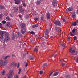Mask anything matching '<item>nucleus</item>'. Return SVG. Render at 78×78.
Returning a JSON list of instances; mask_svg holds the SVG:
<instances>
[{
  "instance_id": "nucleus-5",
  "label": "nucleus",
  "mask_w": 78,
  "mask_h": 78,
  "mask_svg": "<svg viewBox=\"0 0 78 78\" xmlns=\"http://www.w3.org/2000/svg\"><path fill=\"white\" fill-rule=\"evenodd\" d=\"M52 4L54 7H55L56 6H57V2L56 0H53V2H52Z\"/></svg>"
},
{
  "instance_id": "nucleus-37",
  "label": "nucleus",
  "mask_w": 78,
  "mask_h": 78,
  "mask_svg": "<svg viewBox=\"0 0 78 78\" xmlns=\"http://www.w3.org/2000/svg\"><path fill=\"white\" fill-rule=\"evenodd\" d=\"M5 73V70H3L2 72V75H4Z\"/></svg>"
},
{
  "instance_id": "nucleus-43",
  "label": "nucleus",
  "mask_w": 78,
  "mask_h": 78,
  "mask_svg": "<svg viewBox=\"0 0 78 78\" xmlns=\"http://www.w3.org/2000/svg\"><path fill=\"white\" fill-rule=\"evenodd\" d=\"M44 17L43 16H42L41 17V20H44Z\"/></svg>"
},
{
  "instance_id": "nucleus-46",
  "label": "nucleus",
  "mask_w": 78,
  "mask_h": 78,
  "mask_svg": "<svg viewBox=\"0 0 78 78\" xmlns=\"http://www.w3.org/2000/svg\"><path fill=\"white\" fill-rule=\"evenodd\" d=\"M6 41H7V40H6V37H5V39H4V42H6Z\"/></svg>"
},
{
  "instance_id": "nucleus-59",
  "label": "nucleus",
  "mask_w": 78,
  "mask_h": 78,
  "mask_svg": "<svg viewBox=\"0 0 78 78\" xmlns=\"http://www.w3.org/2000/svg\"><path fill=\"white\" fill-rule=\"evenodd\" d=\"M76 23H78V20H76Z\"/></svg>"
},
{
  "instance_id": "nucleus-42",
  "label": "nucleus",
  "mask_w": 78,
  "mask_h": 78,
  "mask_svg": "<svg viewBox=\"0 0 78 78\" xmlns=\"http://www.w3.org/2000/svg\"><path fill=\"white\" fill-rule=\"evenodd\" d=\"M0 38L1 39H3V36L2 35H0Z\"/></svg>"
},
{
  "instance_id": "nucleus-56",
  "label": "nucleus",
  "mask_w": 78,
  "mask_h": 78,
  "mask_svg": "<svg viewBox=\"0 0 78 78\" xmlns=\"http://www.w3.org/2000/svg\"><path fill=\"white\" fill-rule=\"evenodd\" d=\"M15 78H18V75H16V77Z\"/></svg>"
},
{
  "instance_id": "nucleus-14",
  "label": "nucleus",
  "mask_w": 78,
  "mask_h": 78,
  "mask_svg": "<svg viewBox=\"0 0 78 78\" xmlns=\"http://www.w3.org/2000/svg\"><path fill=\"white\" fill-rule=\"evenodd\" d=\"M72 31L73 33V34H74L75 32H77V30L75 28H74V29H73L72 30Z\"/></svg>"
},
{
  "instance_id": "nucleus-25",
  "label": "nucleus",
  "mask_w": 78,
  "mask_h": 78,
  "mask_svg": "<svg viewBox=\"0 0 78 78\" xmlns=\"http://www.w3.org/2000/svg\"><path fill=\"white\" fill-rule=\"evenodd\" d=\"M5 8V7L3 5H0V9H3Z\"/></svg>"
},
{
  "instance_id": "nucleus-22",
  "label": "nucleus",
  "mask_w": 78,
  "mask_h": 78,
  "mask_svg": "<svg viewBox=\"0 0 78 78\" xmlns=\"http://www.w3.org/2000/svg\"><path fill=\"white\" fill-rule=\"evenodd\" d=\"M59 72H55L53 74V76H56L57 75H58V74Z\"/></svg>"
},
{
  "instance_id": "nucleus-58",
  "label": "nucleus",
  "mask_w": 78,
  "mask_h": 78,
  "mask_svg": "<svg viewBox=\"0 0 78 78\" xmlns=\"http://www.w3.org/2000/svg\"><path fill=\"white\" fill-rule=\"evenodd\" d=\"M70 38H68V40H69V41H70Z\"/></svg>"
},
{
  "instance_id": "nucleus-64",
  "label": "nucleus",
  "mask_w": 78,
  "mask_h": 78,
  "mask_svg": "<svg viewBox=\"0 0 78 78\" xmlns=\"http://www.w3.org/2000/svg\"><path fill=\"white\" fill-rule=\"evenodd\" d=\"M4 78H6V77H4Z\"/></svg>"
},
{
  "instance_id": "nucleus-45",
  "label": "nucleus",
  "mask_w": 78,
  "mask_h": 78,
  "mask_svg": "<svg viewBox=\"0 0 78 78\" xmlns=\"http://www.w3.org/2000/svg\"><path fill=\"white\" fill-rule=\"evenodd\" d=\"M2 23H0V28H1L2 27Z\"/></svg>"
},
{
  "instance_id": "nucleus-26",
  "label": "nucleus",
  "mask_w": 78,
  "mask_h": 78,
  "mask_svg": "<svg viewBox=\"0 0 78 78\" xmlns=\"http://www.w3.org/2000/svg\"><path fill=\"white\" fill-rule=\"evenodd\" d=\"M73 40H77V38L76 36H75L73 37Z\"/></svg>"
},
{
  "instance_id": "nucleus-18",
  "label": "nucleus",
  "mask_w": 78,
  "mask_h": 78,
  "mask_svg": "<svg viewBox=\"0 0 78 78\" xmlns=\"http://www.w3.org/2000/svg\"><path fill=\"white\" fill-rule=\"evenodd\" d=\"M38 24H35L34 25H33L32 27L33 28H36L38 27Z\"/></svg>"
},
{
  "instance_id": "nucleus-17",
  "label": "nucleus",
  "mask_w": 78,
  "mask_h": 78,
  "mask_svg": "<svg viewBox=\"0 0 78 78\" xmlns=\"http://www.w3.org/2000/svg\"><path fill=\"white\" fill-rule=\"evenodd\" d=\"M76 16V15L75 14V12L73 13L72 15V17L73 18H75V17Z\"/></svg>"
},
{
  "instance_id": "nucleus-24",
  "label": "nucleus",
  "mask_w": 78,
  "mask_h": 78,
  "mask_svg": "<svg viewBox=\"0 0 78 78\" xmlns=\"http://www.w3.org/2000/svg\"><path fill=\"white\" fill-rule=\"evenodd\" d=\"M70 35L72 36H73L75 35V34H73V32H71Z\"/></svg>"
},
{
  "instance_id": "nucleus-54",
  "label": "nucleus",
  "mask_w": 78,
  "mask_h": 78,
  "mask_svg": "<svg viewBox=\"0 0 78 78\" xmlns=\"http://www.w3.org/2000/svg\"><path fill=\"white\" fill-rule=\"evenodd\" d=\"M76 14H78V9L76 11Z\"/></svg>"
},
{
  "instance_id": "nucleus-4",
  "label": "nucleus",
  "mask_w": 78,
  "mask_h": 78,
  "mask_svg": "<svg viewBox=\"0 0 78 78\" xmlns=\"http://www.w3.org/2000/svg\"><path fill=\"white\" fill-rule=\"evenodd\" d=\"M73 8L72 6L69 7L66 9V12H72V11H73Z\"/></svg>"
},
{
  "instance_id": "nucleus-28",
  "label": "nucleus",
  "mask_w": 78,
  "mask_h": 78,
  "mask_svg": "<svg viewBox=\"0 0 78 78\" xmlns=\"http://www.w3.org/2000/svg\"><path fill=\"white\" fill-rule=\"evenodd\" d=\"M10 55H7V56H6L5 57V58H4V59H7V58H9V57H10Z\"/></svg>"
},
{
  "instance_id": "nucleus-11",
  "label": "nucleus",
  "mask_w": 78,
  "mask_h": 78,
  "mask_svg": "<svg viewBox=\"0 0 78 78\" xmlns=\"http://www.w3.org/2000/svg\"><path fill=\"white\" fill-rule=\"evenodd\" d=\"M20 2V0H15V4L19 5Z\"/></svg>"
},
{
  "instance_id": "nucleus-36",
  "label": "nucleus",
  "mask_w": 78,
  "mask_h": 78,
  "mask_svg": "<svg viewBox=\"0 0 78 78\" xmlns=\"http://www.w3.org/2000/svg\"><path fill=\"white\" fill-rule=\"evenodd\" d=\"M21 71V69H19V72H18L19 74H20Z\"/></svg>"
},
{
  "instance_id": "nucleus-40",
  "label": "nucleus",
  "mask_w": 78,
  "mask_h": 78,
  "mask_svg": "<svg viewBox=\"0 0 78 78\" xmlns=\"http://www.w3.org/2000/svg\"><path fill=\"white\" fill-rule=\"evenodd\" d=\"M43 73V71H40V74H42Z\"/></svg>"
},
{
  "instance_id": "nucleus-12",
  "label": "nucleus",
  "mask_w": 78,
  "mask_h": 78,
  "mask_svg": "<svg viewBox=\"0 0 78 78\" xmlns=\"http://www.w3.org/2000/svg\"><path fill=\"white\" fill-rule=\"evenodd\" d=\"M55 32H58V31H60V29L58 27H55Z\"/></svg>"
},
{
  "instance_id": "nucleus-19",
  "label": "nucleus",
  "mask_w": 78,
  "mask_h": 78,
  "mask_svg": "<svg viewBox=\"0 0 78 78\" xmlns=\"http://www.w3.org/2000/svg\"><path fill=\"white\" fill-rule=\"evenodd\" d=\"M72 25L73 26H76L77 25V23L76 21H74V22H73L72 23Z\"/></svg>"
},
{
  "instance_id": "nucleus-39",
  "label": "nucleus",
  "mask_w": 78,
  "mask_h": 78,
  "mask_svg": "<svg viewBox=\"0 0 78 78\" xmlns=\"http://www.w3.org/2000/svg\"><path fill=\"white\" fill-rule=\"evenodd\" d=\"M61 45H62V46H63L64 47L65 46V44H63V43L61 44Z\"/></svg>"
},
{
  "instance_id": "nucleus-20",
  "label": "nucleus",
  "mask_w": 78,
  "mask_h": 78,
  "mask_svg": "<svg viewBox=\"0 0 78 78\" xmlns=\"http://www.w3.org/2000/svg\"><path fill=\"white\" fill-rule=\"evenodd\" d=\"M41 1H37V5H40V3H41Z\"/></svg>"
},
{
  "instance_id": "nucleus-55",
  "label": "nucleus",
  "mask_w": 78,
  "mask_h": 78,
  "mask_svg": "<svg viewBox=\"0 0 78 78\" xmlns=\"http://www.w3.org/2000/svg\"><path fill=\"white\" fill-rule=\"evenodd\" d=\"M35 20H37V21L38 20V18L36 17L35 18Z\"/></svg>"
},
{
  "instance_id": "nucleus-60",
  "label": "nucleus",
  "mask_w": 78,
  "mask_h": 78,
  "mask_svg": "<svg viewBox=\"0 0 78 78\" xmlns=\"http://www.w3.org/2000/svg\"><path fill=\"white\" fill-rule=\"evenodd\" d=\"M17 66V63H15V66Z\"/></svg>"
},
{
  "instance_id": "nucleus-7",
  "label": "nucleus",
  "mask_w": 78,
  "mask_h": 78,
  "mask_svg": "<svg viewBox=\"0 0 78 78\" xmlns=\"http://www.w3.org/2000/svg\"><path fill=\"white\" fill-rule=\"evenodd\" d=\"M46 18L48 19H50V14L49 12H47L46 13Z\"/></svg>"
},
{
  "instance_id": "nucleus-49",
  "label": "nucleus",
  "mask_w": 78,
  "mask_h": 78,
  "mask_svg": "<svg viewBox=\"0 0 78 78\" xmlns=\"http://www.w3.org/2000/svg\"><path fill=\"white\" fill-rule=\"evenodd\" d=\"M12 57H15V55L14 54H12Z\"/></svg>"
},
{
  "instance_id": "nucleus-15",
  "label": "nucleus",
  "mask_w": 78,
  "mask_h": 78,
  "mask_svg": "<svg viewBox=\"0 0 78 78\" xmlns=\"http://www.w3.org/2000/svg\"><path fill=\"white\" fill-rule=\"evenodd\" d=\"M44 33L45 35H48V29H46L44 30Z\"/></svg>"
},
{
  "instance_id": "nucleus-63",
  "label": "nucleus",
  "mask_w": 78,
  "mask_h": 78,
  "mask_svg": "<svg viewBox=\"0 0 78 78\" xmlns=\"http://www.w3.org/2000/svg\"><path fill=\"white\" fill-rule=\"evenodd\" d=\"M27 54H29L28 52V51H27Z\"/></svg>"
},
{
  "instance_id": "nucleus-29",
  "label": "nucleus",
  "mask_w": 78,
  "mask_h": 78,
  "mask_svg": "<svg viewBox=\"0 0 78 78\" xmlns=\"http://www.w3.org/2000/svg\"><path fill=\"white\" fill-rule=\"evenodd\" d=\"M2 24H5V23H6V21H5V20H3L2 21Z\"/></svg>"
},
{
  "instance_id": "nucleus-27",
  "label": "nucleus",
  "mask_w": 78,
  "mask_h": 78,
  "mask_svg": "<svg viewBox=\"0 0 78 78\" xmlns=\"http://www.w3.org/2000/svg\"><path fill=\"white\" fill-rule=\"evenodd\" d=\"M66 78H71L69 75H67L66 76Z\"/></svg>"
},
{
  "instance_id": "nucleus-32",
  "label": "nucleus",
  "mask_w": 78,
  "mask_h": 78,
  "mask_svg": "<svg viewBox=\"0 0 78 78\" xmlns=\"http://www.w3.org/2000/svg\"><path fill=\"white\" fill-rule=\"evenodd\" d=\"M30 34H31L32 35H34V34H35V33L33 31L30 32Z\"/></svg>"
},
{
  "instance_id": "nucleus-44",
  "label": "nucleus",
  "mask_w": 78,
  "mask_h": 78,
  "mask_svg": "<svg viewBox=\"0 0 78 78\" xmlns=\"http://www.w3.org/2000/svg\"><path fill=\"white\" fill-rule=\"evenodd\" d=\"M62 20H63V22H65L66 21V20L64 18L62 19Z\"/></svg>"
},
{
  "instance_id": "nucleus-8",
  "label": "nucleus",
  "mask_w": 78,
  "mask_h": 78,
  "mask_svg": "<svg viewBox=\"0 0 78 78\" xmlns=\"http://www.w3.org/2000/svg\"><path fill=\"white\" fill-rule=\"evenodd\" d=\"M26 32V30L25 29V28H23L21 29V33L23 34H24Z\"/></svg>"
},
{
  "instance_id": "nucleus-16",
  "label": "nucleus",
  "mask_w": 78,
  "mask_h": 78,
  "mask_svg": "<svg viewBox=\"0 0 78 78\" xmlns=\"http://www.w3.org/2000/svg\"><path fill=\"white\" fill-rule=\"evenodd\" d=\"M72 48H70V49H69V51L71 53H74L75 52V50H73L72 51Z\"/></svg>"
},
{
  "instance_id": "nucleus-34",
  "label": "nucleus",
  "mask_w": 78,
  "mask_h": 78,
  "mask_svg": "<svg viewBox=\"0 0 78 78\" xmlns=\"http://www.w3.org/2000/svg\"><path fill=\"white\" fill-rule=\"evenodd\" d=\"M47 66V63H44V64H43V66Z\"/></svg>"
},
{
  "instance_id": "nucleus-21",
  "label": "nucleus",
  "mask_w": 78,
  "mask_h": 78,
  "mask_svg": "<svg viewBox=\"0 0 78 78\" xmlns=\"http://www.w3.org/2000/svg\"><path fill=\"white\" fill-rule=\"evenodd\" d=\"M12 39H15V38H16V36L14 34H12V36L11 37Z\"/></svg>"
},
{
  "instance_id": "nucleus-31",
  "label": "nucleus",
  "mask_w": 78,
  "mask_h": 78,
  "mask_svg": "<svg viewBox=\"0 0 78 78\" xmlns=\"http://www.w3.org/2000/svg\"><path fill=\"white\" fill-rule=\"evenodd\" d=\"M34 51H36L37 52L38 51V50L37 49V48H34Z\"/></svg>"
},
{
  "instance_id": "nucleus-50",
  "label": "nucleus",
  "mask_w": 78,
  "mask_h": 78,
  "mask_svg": "<svg viewBox=\"0 0 78 78\" xmlns=\"http://www.w3.org/2000/svg\"><path fill=\"white\" fill-rule=\"evenodd\" d=\"M14 63H13V62H12V63H11V66H14Z\"/></svg>"
},
{
  "instance_id": "nucleus-10",
  "label": "nucleus",
  "mask_w": 78,
  "mask_h": 78,
  "mask_svg": "<svg viewBox=\"0 0 78 78\" xmlns=\"http://www.w3.org/2000/svg\"><path fill=\"white\" fill-rule=\"evenodd\" d=\"M10 22H8L6 23V26L7 27H12V25H10Z\"/></svg>"
},
{
  "instance_id": "nucleus-3",
  "label": "nucleus",
  "mask_w": 78,
  "mask_h": 78,
  "mask_svg": "<svg viewBox=\"0 0 78 78\" xmlns=\"http://www.w3.org/2000/svg\"><path fill=\"white\" fill-rule=\"evenodd\" d=\"M54 23L56 26H58V27H60L61 25V24L59 20H55Z\"/></svg>"
},
{
  "instance_id": "nucleus-33",
  "label": "nucleus",
  "mask_w": 78,
  "mask_h": 78,
  "mask_svg": "<svg viewBox=\"0 0 78 78\" xmlns=\"http://www.w3.org/2000/svg\"><path fill=\"white\" fill-rule=\"evenodd\" d=\"M23 6H24V7H26L27 6L26 5V4L24 2L23 3Z\"/></svg>"
},
{
  "instance_id": "nucleus-23",
  "label": "nucleus",
  "mask_w": 78,
  "mask_h": 78,
  "mask_svg": "<svg viewBox=\"0 0 78 78\" xmlns=\"http://www.w3.org/2000/svg\"><path fill=\"white\" fill-rule=\"evenodd\" d=\"M6 18L7 19V20H9V21H10V20H11V19L10 18H9V16L6 17Z\"/></svg>"
},
{
  "instance_id": "nucleus-53",
  "label": "nucleus",
  "mask_w": 78,
  "mask_h": 78,
  "mask_svg": "<svg viewBox=\"0 0 78 78\" xmlns=\"http://www.w3.org/2000/svg\"><path fill=\"white\" fill-rule=\"evenodd\" d=\"M19 66H20V64H19V63H18V66H17V68H19Z\"/></svg>"
},
{
  "instance_id": "nucleus-13",
  "label": "nucleus",
  "mask_w": 78,
  "mask_h": 78,
  "mask_svg": "<svg viewBox=\"0 0 78 78\" xmlns=\"http://www.w3.org/2000/svg\"><path fill=\"white\" fill-rule=\"evenodd\" d=\"M20 12H24V10L23 9L22 6H20Z\"/></svg>"
},
{
  "instance_id": "nucleus-52",
  "label": "nucleus",
  "mask_w": 78,
  "mask_h": 78,
  "mask_svg": "<svg viewBox=\"0 0 78 78\" xmlns=\"http://www.w3.org/2000/svg\"><path fill=\"white\" fill-rule=\"evenodd\" d=\"M28 66V63H27L25 65V67H27Z\"/></svg>"
},
{
  "instance_id": "nucleus-41",
  "label": "nucleus",
  "mask_w": 78,
  "mask_h": 78,
  "mask_svg": "<svg viewBox=\"0 0 78 78\" xmlns=\"http://www.w3.org/2000/svg\"><path fill=\"white\" fill-rule=\"evenodd\" d=\"M2 15L0 14V20L2 19Z\"/></svg>"
},
{
  "instance_id": "nucleus-62",
  "label": "nucleus",
  "mask_w": 78,
  "mask_h": 78,
  "mask_svg": "<svg viewBox=\"0 0 78 78\" xmlns=\"http://www.w3.org/2000/svg\"><path fill=\"white\" fill-rule=\"evenodd\" d=\"M50 38H53V37L52 36H50Z\"/></svg>"
},
{
  "instance_id": "nucleus-35",
  "label": "nucleus",
  "mask_w": 78,
  "mask_h": 78,
  "mask_svg": "<svg viewBox=\"0 0 78 78\" xmlns=\"http://www.w3.org/2000/svg\"><path fill=\"white\" fill-rule=\"evenodd\" d=\"M53 73V72H51L49 74V78H50V76H51V74H52Z\"/></svg>"
},
{
  "instance_id": "nucleus-6",
  "label": "nucleus",
  "mask_w": 78,
  "mask_h": 78,
  "mask_svg": "<svg viewBox=\"0 0 78 78\" xmlns=\"http://www.w3.org/2000/svg\"><path fill=\"white\" fill-rule=\"evenodd\" d=\"M20 26L22 29L23 28H25L26 25L24 23H21L20 24Z\"/></svg>"
},
{
  "instance_id": "nucleus-2",
  "label": "nucleus",
  "mask_w": 78,
  "mask_h": 78,
  "mask_svg": "<svg viewBox=\"0 0 78 78\" xmlns=\"http://www.w3.org/2000/svg\"><path fill=\"white\" fill-rule=\"evenodd\" d=\"M7 60H5V61H3L2 60H0V64L1 66H5L6 64H7Z\"/></svg>"
},
{
  "instance_id": "nucleus-9",
  "label": "nucleus",
  "mask_w": 78,
  "mask_h": 78,
  "mask_svg": "<svg viewBox=\"0 0 78 78\" xmlns=\"http://www.w3.org/2000/svg\"><path fill=\"white\" fill-rule=\"evenodd\" d=\"M18 6H16L15 7H14L13 9V10L15 12H16L18 11Z\"/></svg>"
},
{
  "instance_id": "nucleus-48",
  "label": "nucleus",
  "mask_w": 78,
  "mask_h": 78,
  "mask_svg": "<svg viewBox=\"0 0 78 78\" xmlns=\"http://www.w3.org/2000/svg\"><path fill=\"white\" fill-rule=\"evenodd\" d=\"M19 17H20V18H21L22 17V16L20 14V15H19Z\"/></svg>"
},
{
  "instance_id": "nucleus-38",
  "label": "nucleus",
  "mask_w": 78,
  "mask_h": 78,
  "mask_svg": "<svg viewBox=\"0 0 78 78\" xmlns=\"http://www.w3.org/2000/svg\"><path fill=\"white\" fill-rule=\"evenodd\" d=\"M76 62L77 63H78V57L76 58Z\"/></svg>"
},
{
  "instance_id": "nucleus-1",
  "label": "nucleus",
  "mask_w": 78,
  "mask_h": 78,
  "mask_svg": "<svg viewBox=\"0 0 78 78\" xmlns=\"http://www.w3.org/2000/svg\"><path fill=\"white\" fill-rule=\"evenodd\" d=\"M0 35H2L3 36H5L6 41H9L10 40L9 36V33L7 32L3 31H0Z\"/></svg>"
},
{
  "instance_id": "nucleus-57",
  "label": "nucleus",
  "mask_w": 78,
  "mask_h": 78,
  "mask_svg": "<svg viewBox=\"0 0 78 78\" xmlns=\"http://www.w3.org/2000/svg\"><path fill=\"white\" fill-rule=\"evenodd\" d=\"M45 38L46 39H48V38H47V36H45Z\"/></svg>"
},
{
  "instance_id": "nucleus-47",
  "label": "nucleus",
  "mask_w": 78,
  "mask_h": 78,
  "mask_svg": "<svg viewBox=\"0 0 78 78\" xmlns=\"http://www.w3.org/2000/svg\"><path fill=\"white\" fill-rule=\"evenodd\" d=\"M56 55H57L54 54L53 55H52V57L54 56V57L55 58V56H56Z\"/></svg>"
},
{
  "instance_id": "nucleus-61",
  "label": "nucleus",
  "mask_w": 78,
  "mask_h": 78,
  "mask_svg": "<svg viewBox=\"0 0 78 78\" xmlns=\"http://www.w3.org/2000/svg\"><path fill=\"white\" fill-rule=\"evenodd\" d=\"M62 61H64V60H62L61 61V62H62Z\"/></svg>"
},
{
  "instance_id": "nucleus-30",
  "label": "nucleus",
  "mask_w": 78,
  "mask_h": 78,
  "mask_svg": "<svg viewBox=\"0 0 78 78\" xmlns=\"http://www.w3.org/2000/svg\"><path fill=\"white\" fill-rule=\"evenodd\" d=\"M29 59H30L31 60H33L34 59V58L33 57H30L29 58Z\"/></svg>"
},
{
  "instance_id": "nucleus-51",
  "label": "nucleus",
  "mask_w": 78,
  "mask_h": 78,
  "mask_svg": "<svg viewBox=\"0 0 78 78\" xmlns=\"http://www.w3.org/2000/svg\"><path fill=\"white\" fill-rule=\"evenodd\" d=\"M65 63H62V66H65Z\"/></svg>"
}]
</instances>
